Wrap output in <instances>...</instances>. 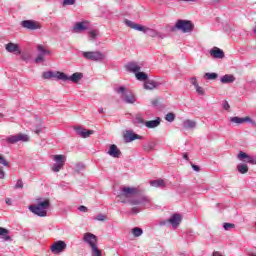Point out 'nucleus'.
<instances>
[{
  "label": "nucleus",
  "mask_w": 256,
  "mask_h": 256,
  "mask_svg": "<svg viewBox=\"0 0 256 256\" xmlns=\"http://www.w3.org/2000/svg\"><path fill=\"white\" fill-rule=\"evenodd\" d=\"M67 249V243L63 240H57L50 246V251L54 255H59Z\"/></svg>",
  "instance_id": "9d476101"
},
{
  "label": "nucleus",
  "mask_w": 256,
  "mask_h": 256,
  "mask_svg": "<svg viewBox=\"0 0 256 256\" xmlns=\"http://www.w3.org/2000/svg\"><path fill=\"white\" fill-rule=\"evenodd\" d=\"M217 77H219V74L215 72H206L203 76V78L206 79V81H215Z\"/></svg>",
  "instance_id": "473e14b6"
},
{
  "label": "nucleus",
  "mask_w": 256,
  "mask_h": 256,
  "mask_svg": "<svg viewBox=\"0 0 256 256\" xmlns=\"http://www.w3.org/2000/svg\"><path fill=\"white\" fill-rule=\"evenodd\" d=\"M212 256H223V255H221V253L219 252H213Z\"/></svg>",
  "instance_id": "bf43d9fd"
},
{
  "label": "nucleus",
  "mask_w": 256,
  "mask_h": 256,
  "mask_svg": "<svg viewBox=\"0 0 256 256\" xmlns=\"http://www.w3.org/2000/svg\"><path fill=\"white\" fill-rule=\"evenodd\" d=\"M0 237L3 241H11V236H9V230L6 228L0 227Z\"/></svg>",
  "instance_id": "2f4dec72"
},
{
  "label": "nucleus",
  "mask_w": 256,
  "mask_h": 256,
  "mask_svg": "<svg viewBox=\"0 0 256 256\" xmlns=\"http://www.w3.org/2000/svg\"><path fill=\"white\" fill-rule=\"evenodd\" d=\"M155 147H157V143L149 142L148 144L144 145V151H153L155 150Z\"/></svg>",
  "instance_id": "4c0bfd02"
},
{
  "label": "nucleus",
  "mask_w": 256,
  "mask_h": 256,
  "mask_svg": "<svg viewBox=\"0 0 256 256\" xmlns=\"http://www.w3.org/2000/svg\"><path fill=\"white\" fill-rule=\"evenodd\" d=\"M14 189H23V180H17Z\"/></svg>",
  "instance_id": "79ce46f5"
},
{
  "label": "nucleus",
  "mask_w": 256,
  "mask_h": 256,
  "mask_svg": "<svg viewBox=\"0 0 256 256\" xmlns=\"http://www.w3.org/2000/svg\"><path fill=\"white\" fill-rule=\"evenodd\" d=\"M190 83H191V85H193V87H197L199 85V83H197L196 77L190 78Z\"/></svg>",
  "instance_id": "8fccbe9b"
},
{
  "label": "nucleus",
  "mask_w": 256,
  "mask_h": 256,
  "mask_svg": "<svg viewBox=\"0 0 256 256\" xmlns=\"http://www.w3.org/2000/svg\"><path fill=\"white\" fill-rule=\"evenodd\" d=\"M0 165H4V167H9V162L0 155Z\"/></svg>",
  "instance_id": "de8ad7c7"
},
{
  "label": "nucleus",
  "mask_w": 256,
  "mask_h": 256,
  "mask_svg": "<svg viewBox=\"0 0 256 256\" xmlns=\"http://www.w3.org/2000/svg\"><path fill=\"white\" fill-rule=\"evenodd\" d=\"M62 5L67 7V5H75V0H63Z\"/></svg>",
  "instance_id": "c03bdc74"
},
{
  "label": "nucleus",
  "mask_w": 256,
  "mask_h": 256,
  "mask_svg": "<svg viewBox=\"0 0 256 256\" xmlns=\"http://www.w3.org/2000/svg\"><path fill=\"white\" fill-rule=\"evenodd\" d=\"M137 139L141 140L143 139V136L135 134V132H133L132 130H128L124 134L125 143H131L132 141H135Z\"/></svg>",
  "instance_id": "a211bd4d"
},
{
  "label": "nucleus",
  "mask_w": 256,
  "mask_h": 256,
  "mask_svg": "<svg viewBox=\"0 0 256 256\" xmlns=\"http://www.w3.org/2000/svg\"><path fill=\"white\" fill-rule=\"evenodd\" d=\"M19 141L27 143V141H29V135L20 133L16 135H10L6 138V143L9 145H15V143H19Z\"/></svg>",
  "instance_id": "9b49d317"
},
{
  "label": "nucleus",
  "mask_w": 256,
  "mask_h": 256,
  "mask_svg": "<svg viewBox=\"0 0 256 256\" xmlns=\"http://www.w3.org/2000/svg\"><path fill=\"white\" fill-rule=\"evenodd\" d=\"M131 233L133 237H141L143 235V229L139 227L132 228Z\"/></svg>",
  "instance_id": "e433bc0d"
},
{
  "label": "nucleus",
  "mask_w": 256,
  "mask_h": 256,
  "mask_svg": "<svg viewBox=\"0 0 256 256\" xmlns=\"http://www.w3.org/2000/svg\"><path fill=\"white\" fill-rule=\"evenodd\" d=\"M237 159L239 161H243V163H249L250 165H256V157L253 155H249L243 151H240L238 153Z\"/></svg>",
  "instance_id": "4468645a"
},
{
  "label": "nucleus",
  "mask_w": 256,
  "mask_h": 256,
  "mask_svg": "<svg viewBox=\"0 0 256 256\" xmlns=\"http://www.w3.org/2000/svg\"><path fill=\"white\" fill-rule=\"evenodd\" d=\"M0 179H5V171L0 168Z\"/></svg>",
  "instance_id": "6e6d98bb"
},
{
  "label": "nucleus",
  "mask_w": 256,
  "mask_h": 256,
  "mask_svg": "<svg viewBox=\"0 0 256 256\" xmlns=\"http://www.w3.org/2000/svg\"><path fill=\"white\" fill-rule=\"evenodd\" d=\"M85 169V164L83 163H77L74 167V170L76 171V173H81V171H84Z\"/></svg>",
  "instance_id": "ea45409f"
},
{
  "label": "nucleus",
  "mask_w": 256,
  "mask_h": 256,
  "mask_svg": "<svg viewBox=\"0 0 256 256\" xmlns=\"http://www.w3.org/2000/svg\"><path fill=\"white\" fill-rule=\"evenodd\" d=\"M98 113H105V110L103 109V107H100V108L98 109Z\"/></svg>",
  "instance_id": "13d9d810"
},
{
  "label": "nucleus",
  "mask_w": 256,
  "mask_h": 256,
  "mask_svg": "<svg viewBox=\"0 0 256 256\" xmlns=\"http://www.w3.org/2000/svg\"><path fill=\"white\" fill-rule=\"evenodd\" d=\"M222 107L223 109H225V111H229V109H231V106L229 105V102L227 100L223 101Z\"/></svg>",
  "instance_id": "49530a36"
},
{
  "label": "nucleus",
  "mask_w": 256,
  "mask_h": 256,
  "mask_svg": "<svg viewBox=\"0 0 256 256\" xmlns=\"http://www.w3.org/2000/svg\"><path fill=\"white\" fill-rule=\"evenodd\" d=\"M169 223H171L172 227L175 229L179 226V223H181V215L179 214H173L169 220Z\"/></svg>",
  "instance_id": "b1692460"
},
{
  "label": "nucleus",
  "mask_w": 256,
  "mask_h": 256,
  "mask_svg": "<svg viewBox=\"0 0 256 256\" xmlns=\"http://www.w3.org/2000/svg\"><path fill=\"white\" fill-rule=\"evenodd\" d=\"M144 35H148V37L156 38V39H165V34L163 32H159L156 29L142 26V29L140 30Z\"/></svg>",
  "instance_id": "1a4fd4ad"
},
{
  "label": "nucleus",
  "mask_w": 256,
  "mask_h": 256,
  "mask_svg": "<svg viewBox=\"0 0 256 256\" xmlns=\"http://www.w3.org/2000/svg\"><path fill=\"white\" fill-rule=\"evenodd\" d=\"M133 125L136 127H143L145 126V119H143V116L141 114H137L134 119L132 120Z\"/></svg>",
  "instance_id": "a878e982"
},
{
  "label": "nucleus",
  "mask_w": 256,
  "mask_h": 256,
  "mask_svg": "<svg viewBox=\"0 0 256 256\" xmlns=\"http://www.w3.org/2000/svg\"><path fill=\"white\" fill-rule=\"evenodd\" d=\"M91 29V22L83 20L76 22L73 26L74 33H83V31H89Z\"/></svg>",
  "instance_id": "f8f14e48"
},
{
  "label": "nucleus",
  "mask_w": 256,
  "mask_h": 256,
  "mask_svg": "<svg viewBox=\"0 0 256 256\" xmlns=\"http://www.w3.org/2000/svg\"><path fill=\"white\" fill-rule=\"evenodd\" d=\"M157 87H159V83L153 80H148L144 83V89H148L150 91L153 89H157Z\"/></svg>",
  "instance_id": "7c9ffc66"
},
{
  "label": "nucleus",
  "mask_w": 256,
  "mask_h": 256,
  "mask_svg": "<svg viewBox=\"0 0 256 256\" xmlns=\"http://www.w3.org/2000/svg\"><path fill=\"white\" fill-rule=\"evenodd\" d=\"M195 89H196V93H198V95H205V89H203V87L198 85L197 87H195Z\"/></svg>",
  "instance_id": "37998d69"
},
{
  "label": "nucleus",
  "mask_w": 256,
  "mask_h": 256,
  "mask_svg": "<svg viewBox=\"0 0 256 256\" xmlns=\"http://www.w3.org/2000/svg\"><path fill=\"white\" fill-rule=\"evenodd\" d=\"M165 119L168 121V123H173V121H175V113L169 112L165 115Z\"/></svg>",
  "instance_id": "58836bf2"
},
{
  "label": "nucleus",
  "mask_w": 256,
  "mask_h": 256,
  "mask_svg": "<svg viewBox=\"0 0 256 256\" xmlns=\"http://www.w3.org/2000/svg\"><path fill=\"white\" fill-rule=\"evenodd\" d=\"M83 241L90 247L91 249V256H102L103 252L99 250V238L91 232H86L83 234Z\"/></svg>",
  "instance_id": "7ed1b4c3"
},
{
  "label": "nucleus",
  "mask_w": 256,
  "mask_h": 256,
  "mask_svg": "<svg viewBox=\"0 0 256 256\" xmlns=\"http://www.w3.org/2000/svg\"><path fill=\"white\" fill-rule=\"evenodd\" d=\"M137 213H141V209L139 207H133L131 209V214L132 215H137Z\"/></svg>",
  "instance_id": "09e8293b"
},
{
  "label": "nucleus",
  "mask_w": 256,
  "mask_h": 256,
  "mask_svg": "<svg viewBox=\"0 0 256 256\" xmlns=\"http://www.w3.org/2000/svg\"><path fill=\"white\" fill-rule=\"evenodd\" d=\"M37 204L30 205L28 207L29 211L37 217H47V212L51 207V201L48 198H38Z\"/></svg>",
  "instance_id": "f03ea898"
},
{
  "label": "nucleus",
  "mask_w": 256,
  "mask_h": 256,
  "mask_svg": "<svg viewBox=\"0 0 256 256\" xmlns=\"http://www.w3.org/2000/svg\"><path fill=\"white\" fill-rule=\"evenodd\" d=\"M34 133H36V135H39V133H43V126L42 125H38L34 128Z\"/></svg>",
  "instance_id": "a18cd8bd"
},
{
  "label": "nucleus",
  "mask_w": 256,
  "mask_h": 256,
  "mask_svg": "<svg viewBox=\"0 0 256 256\" xmlns=\"http://www.w3.org/2000/svg\"><path fill=\"white\" fill-rule=\"evenodd\" d=\"M195 25L190 20L179 19L176 21L174 27L171 28V31H181L182 33H191Z\"/></svg>",
  "instance_id": "423d86ee"
},
{
  "label": "nucleus",
  "mask_w": 256,
  "mask_h": 256,
  "mask_svg": "<svg viewBox=\"0 0 256 256\" xmlns=\"http://www.w3.org/2000/svg\"><path fill=\"white\" fill-rule=\"evenodd\" d=\"M135 75H136V79L138 81H147V79H148V76L145 72L138 71L135 73Z\"/></svg>",
  "instance_id": "c9c22d12"
},
{
  "label": "nucleus",
  "mask_w": 256,
  "mask_h": 256,
  "mask_svg": "<svg viewBox=\"0 0 256 256\" xmlns=\"http://www.w3.org/2000/svg\"><path fill=\"white\" fill-rule=\"evenodd\" d=\"M37 51L38 56L35 58V63H43L45 61V55H51V51L41 44L37 46Z\"/></svg>",
  "instance_id": "ddd939ff"
},
{
  "label": "nucleus",
  "mask_w": 256,
  "mask_h": 256,
  "mask_svg": "<svg viewBox=\"0 0 256 256\" xmlns=\"http://www.w3.org/2000/svg\"><path fill=\"white\" fill-rule=\"evenodd\" d=\"M101 35V33L99 32V30L97 29H89L87 36L89 41H97V38H99V36Z\"/></svg>",
  "instance_id": "393cba45"
},
{
  "label": "nucleus",
  "mask_w": 256,
  "mask_h": 256,
  "mask_svg": "<svg viewBox=\"0 0 256 256\" xmlns=\"http://www.w3.org/2000/svg\"><path fill=\"white\" fill-rule=\"evenodd\" d=\"M115 92L119 95V97H121L124 103L133 105V103L137 101V97H135V94L127 91V88H125V86H120L118 88H115Z\"/></svg>",
  "instance_id": "39448f33"
},
{
  "label": "nucleus",
  "mask_w": 256,
  "mask_h": 256,
  "mask_svg": "<svg viewBox=\"0 0 256 256\" xmlns=\"http://www.w3.org/2000/svg\"><path fill=\"white\" fill-rule=\"evenodd\" d=\"M43 79H57L58 81H70L71 83H79L83 79V73L75 72L72 75H67L61 71H46L42 74Z\"/></svg>",
  "instance_id": "f257e3e1"
},
{
  "label": "nucleus",
  "mask_w": 256,
  "mask_h": 256,
  "mask_svg": "<svg viewBox=\"0 0 256 256\" xmlns=\"http://www.w3.org/2000/svg\"><path fill=\"white\" fill-rule=\"evenodd\" d=\"M21 26L24 29H28L29 31H36V29H41V24L33 20H24L21 22Z\"/></svg>",
  "instance_id": "dca6fc26"
},
{
  "label": "nucleus",
  "mask_w": 256,
  "mask_h": 256,
  "mask_svg": "<svg viewBox=\"0 0 256 256\" xmlns=\"http://www.w3.org/2000/svg\"><path fill=\"white\" fill-rule=\"evenodd\" d=\"M183 129H195L197 122L195 120L186 119L182 122Z\"/></svg>",
  "instance_id": "cd10ccee"
},
{
  "label": "nucleus",
  "mask_w": 256,
  "mask_h": 256,
  "mask_svg": "<svg viewBox=\"0 0 256 256\" xmlns=\"http://www.w3.org/2000/svg\"><path fill=\"white\" fill-rule=\"evenodd\" d=\"M125 25H127V27H130V29H134L135 31H141L143 27V25L136 24L131 20H125Z\"/></svg>",
  "instance_id": "c85d7f7f"
},
{
  "label": "nucleus",
  "mask_w": 256,
  "mask_h": 256,
  "mask_svg": "<svg viewBox=\"0 0 256 256\" xmlns=\"http://www.w3.org/2000/svg\"><path fill=\"white\" fill-rule=\"evenodd\" d=\"M223 227L225 231H231V229H235V224L233 223H224Z\"/></svg>",
  "instance_id": "a19ab883"
},
{
  "label": "nucleus",
  "mask_w": 256,
  "mask_h": 256,
  "mask_svg": "<svg viewBox=\"0 0 256 256\" xmlns=\"http://www.w3.org/2000/svg\"><path fill=\"white\" fill-rule=\"evenodd\" d=\"M95 219L96 221H105L106 217L103 214H98Z\"/></svg>",
  "instance_id": "3c124183"
},
{
  "label": "nucleus",
  "mask_w": 256,
  "mask_h": 256,
  "mask_svg": "<svg viewBox=\"0 0 256 256\" xmlns=\"http://www.w3.org/2000/svg\"><path fill=\"white\" fill-rule=\"evenodd\" d=\"M220 81L223 84L234 83L235 76H233L232 74H226L220 78Z\"/></svg>",
  "instance_id": "c756f323"
},
{
  "label": "nucleus",
  "mask_w": 256,
  "mask_h": 256,
  "mask_svg": "<svg viewBox=\"0 0 256 256\" xmlns=\"http://www.w3.org/2000/svg\"><path fill=\"white\" fill-rule=\"evenodd\" d=\"M78 211H81L82 213H87L88 209L86 206H79Z\"/></svg>",
  "instance_id": "603ef678"
},
{
  "label": "nucleus",
  "mask_w": 256,
  "mask_h": 256,
  "mask_svg": "<svg viewBox=\"0 0 256 256\" xmlns=\"http://www.w3.org/2000/svg\"><path fill=\"white\" fill-rule=\"evenodd\" d=\"M142 64L135 61H130L125 64V69L128 71V73H139L141 71Z\"/></svg>",
  "instance_id": "f3484780"
},
{
  "label": "nucleus",
  "mask_w": 256,
  "mask_h": 256,
  "mask_svg": "<svg viewBox=\"0 0 256 256\" xmlns=\"http://www.w3.org/2000/svg\"><path fill=\"white\" fill-rule=\"evenodd\" d=\"M133 195H137V188L135 187H123L120 193L117 195L119 203H129V200L133 198Z\"/></svg>",
  "instance_id": "20e7f679"
},
{
  "label": "nucleus",
  "mask_w": 256,
  "mask_h": 256,
  "mask_svg": "<svg viewBox=\"0 0 256 256\" xmlns=\"http://www.w3.org/2000/svg\"><path fill=\"white\" fill-rule=\"evenodd\" d=\"M80 53L82 57L88 61H104L106 57L105 54L101 51H82Z\"/></svg>",
  "instance_id": "6e6552de"
},
{
  "label": "nucleus",
  "mask_w": 256,
  "mask_h": 256,
  "mask_svg": "<svg viewBox=\"0 0 256 256\" xmlns=\"http://www.w3.org/2000/svg\"><path fill=\"white\" fill-rule=\"evenodd\" d=\"M77 135H79V137H82V139H88V137H91V135L95 134L94 130H87L85 128H81V127H77L75 129Z\"/></svg>",
  "instance_id": "6ab92c4d"
},
{
  "label": "nucleus",
  "mask_w": 256,
  "mask_h": 256,
  "mask_svg": "<svg viewBox=\"0 0 256 256\" xmlns=\"http://www.w3.org/2000/svg\"><path fill=\"white\" fill-rule=\"evenodd\" d=\"M107 154L114 159H119L121 157V150H119L117 145L111 144L109 150L107 151Z\"/></svg>",
  "instance_id": "4be33fe9"
},
{
  "label": "nucleus",
  "mask_w": 256,
  "mask_h": 256,
  "mask_svg": "<svg viewBox=\"0 0 256 256\" xmlns=\"http://www.w3.org/2000/svg\"><path fill=\"white\" fill-rule=\"evenodd\" d=\"M209 53L213 59H223L225 57V52L217 47H213L212 49H210Z\"/></svg>",
  "instance_id": "5701e85b"
},
{
  "label": "nucleus",
  "mask_w": 256,
  "mask_h": 256,
  "mask_svg": "<svg viewBox=\"0 0 256 256\" xmlns=\"http://www.w3.org/2000/svg\"><path fill=\"white\" fill-rule=\"evenodd\" d=\"M151 187H165V180L158 179L150 182Z\"/></svg>",
  "instance_id": "f704fd0d"
},
{
  "label": "nucleus",
  "mask_w": 256,
  "mask_h": 256,
  "mask_svg": "<svg viewBox=\"0 0 256 256\" xmlns=\"http://www.w3.org/2000/svg\"><path fill=\"white\" fill-rule=\"evenodd\" d=\"M183 159H185L186 161H189V155H188L187 153H185V154L183 155Z\"/></svg>",
  "instance_id": "4d7b16f0"
},
{
  "label": "nucleus",
  "mask_w": 256,
  "mask_h": 256,
  "mask_svg": "<svg viewBox=\"0 0 256 256\" xmlns=\"http://www.w3.org/2000/svg\"><path fill=\"white\" fill-rule=\"evenodd\" d=\"M5 203H6V205H13V200L11 199V198H6L5 199Z\"/></svg>",
  "instance_id": "5fc2aeb1"
},
{
  "label": "nucleus",
  "mask_w": 256,
  "mask_h": 256,
  "mask_svg": "<svg viewBox=\"0 0 256 256\" xmlns=\"http://www.w3.org/2000/svg\"><path fill=\"white\" fill-rule=\"evenodd\" d=\"M144 125L148 129H155V127H159V125H161V118H157L156 120L146 121Z\"/></svg>",
  "instance_id": "bb28decb"
},
{
  "label": "nucleus",
  "mask_w": 256,
  "mask_h": 256,
  "mask_svg": "<svg viewBox=\"0 0 256 256\" xmlns=\"http://www.w3.org/2000/svg\"><path fill=\"white\" fill-rule=\"evenodd\" d=\"M129 205H149L151 204V198L148 196H140L129 200Z\"/></svg>",
  "instance_id": "2eb2a0df"
},
{
  "label": "nucleus",
  "mask_w": 256,
  "mask_h": 256,
  "mask_svg": "<svg viewBox=\"0 0 256 256\" xmlns=\"http://www.w3.org/2000/svg\"><path fill=\"white\" fill-rule=\"evenodd\" d=\"M52 159L54 163L51 165L50 169L53 173H59L63 167H65V163L67 161V156L63 154L53 155Z\"/></svg>",
  "instance_id": "0eeeda50"
},
{
  "label": "nucleus",
  "mask_w": 256,
  "mask_h": 256,
  "mask_svg": "<svg viewBox=\"0 0 256 256\" xmlns=\"http://www.w3.org/2000/svg\"><path fill=\"white\" fill-rule=\"evenodd\" d=\"M230 123H235L236 125H243V123H253V120L249 116H246L244 118L235 116L230 118Z\"/></svg>",
  "instance_id": "412c9836"
},
{
  "label": "nucleus",
  "mask_w": 256,
  "mask_h": 256,
  "mask_svg": "<svg viewBox=\"0 0 256 256\" xmlns=\"http://www.w3.org/2000/svg\"><path fill=\"white\" fill-rule=\"evenodd\" d=\"M251 256H256L255 254H252Z\"/></svg>",
  "instance_id": "052dcab7"
},
{
  "label": "nucleus",
  "mask_w": 256,
  "mask_h": 256,
  "mask_svg": "<svg viewBox=\"0 0 256 256\" xmlns=\"http://www.w3.org/2000/svg\"><path fill=\"white\" fill-rule=\"evenodd\" d=\"M237 171L241 173V175H245V173H249V166H247V164H238Z\"/></svg>",
  "instance_id": "72a5a7b5"
},
{
  "label": "nucleus",
  "mask_w": 256,
  "mask_h": 256,
  "mask_svg": "<svg viewBox=\"0 0 256 256\" xmlns=\"http://www.w3.org/2000/svg\"><path fill=\"white\" fill-rule=\"evenodd\" d=\"M5 49L8 53H14L15 55H21V50L19 49V44L9 42L5 45Z\"/></svg>",
  "instance_id": "aec40b11"
},
{
  "label": "nucleus",
  "mask_w": 256,
  "mask_h": 256,
  "mask_svg": "<svg viewBox=\"0 0 256 256\" xmlns=\"http://www.w3.org/2000/svg\"><path fill=\"white\" fill-rule=\"evenodd\" d=\"M192 169L194 171H196L197 173H199V171H201V168L198 165L192 164Z\"/></svg>",
  "instance_id": "864d4df0"
}]
</instances>
